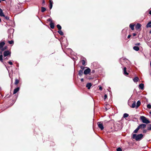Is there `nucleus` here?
Listing matches in <instances>:
<instances>
[{
	"instance_id": "nucleus-5",
	"label": "nucleus",
	"mask_w": 151,
	"mask_h": 151,
	"mask_svg": "<svg viewBox=\"0 0 151 151\" xmlns=\"http://www.w3.org/2000/svg\"><path fill=\"white\" fill-rule=\"evenodd\" d=\"M17 96L16 95H14L13 97V99H12V105H13L15 102L17 98Z\"/></svg>"
},
{
	"instance_id": "nucleus-53",
	"label": "nucleus",
	"mask_w": 151,
	"mask_h": 151,
	"mask_svg": "<svg viewBox=\"0 0 151 151\" xmlns=\"http://www.w3.org/2000/svg\"><path fill=\"white\" fill-rule=\"evenodd\" d=\"M8 58L6 57V58H5L4 59V60H8Z\"/></svg>"
},
{
	"instance_id": "nucleus-15",
	"label": "nucleus",
	"mask_w": 151,
	"mask_h": 151,
	"mask_svg": "<svg viewBox=\"0 0 151 151\" xmlns=\"http://www.w3.org/2000/svg\"><path fill=\"white\" fill-rule=\"evenodd\" d=\"M0 16L1 17H5V15L3 12V10L1 8H0Z\"/></svg>"
},
{
	"instance_id": "nucleus-37",
	"label": "nucleus",
	"mask_w": 151,
	"mask_h": 151,
	"mask_svg": "<svg viewBox=\"0 0 151 151\" xmlns=\"http://www.w3.org/2000/svg\"><path fill=\"white\" fill-rule=\"evenodd\" d=\"M47 21H48V22H52V19H51V18H49L47 20Z\"/></svg>"
},
{
	"instance_id": "nucleus-49",
	"label": "nucleus",
	"mask_w": 151,
	"mask_h": 151,
	"mask_svg": "<svg viewBox=\"0 0 151 151\" xmlns=\"http://www.w3.org/2000/svg\"><path fill=\"white\" fill-rule=\"evenodd\" d=\"M131 37V35H128V36L127 37V38L129 39L130 37Z\"/></svg>"
},
{
	"instance_id": "nucleus-56",
	"label": "nucleus",
	"mask_w": 151,
	"mask_h": 151,
	"mask_svg": "<svg viewBox=\"0 0 151 151\" xmlns=\"http://www.w3.org/2000/svg\"><path fill=\"white\" fill-rule=\"evenodd\" d=\"M150 113L151 114V111L150 112Z\"/></svg>"
},
{
	"instance_id": "nucleus-16",
	"label": "nucleus",
	"mask_w": 151,
	"mask_h": 151,
	"mask_svg": "<svg viewBox=\"0 0 151 151\" xmlns=\"http://www.w3.org/2000/svg\"><path fill=\"white\" fill-rule=\"evenodd\" d=\"M141 102L139 101H138L137 103V105H136V108H137L140 105Z\"/></svg>"
},
{
	"instance_id": "nucleus-38",
	"label": "nucleus",
	"mask_w": 151,
	"mask_h": 151,
	"mask_svg": "<svg viewBox=\"0 0 151 151\" xmlns=\"http://www.w3.org/2000/svg\"><path fill=\"white\" fill-rule=\"evenodd\" d=\"M80 68H81V70H82V71H83V70H84V68H86V67H83V66H81Z\"/></svg>"
},
{
	"instance_id": "nucleus-4",
	"label": "nucleus",
	"mask_w": 151,
	"mask_h": 151,
	"mask_svg": "<svg viewBox=\"0 0 151 151\" xmlns=\"http://www.w3.org/2000/svg\"><path fill=\"white\" fill-rule=\"evenodd\" d=\"M91 70L90 68H87L84 71V73L85 75H87L91 72Z\"/></svg>"
},
{
	"instance_id": "nucleus-33",
	"label": "nucleus",
	"mask_w": 151,
	"mask_h": 151,
	"mask_svg": "<svg viewBox=\"0 0 151 151\" xmlns=\"http://www.w3.org/2000/svg\"><path fill=\"white\" fill-rule=\"evenodd\" d=\"M4 17V19L5 20H8L9 19V17H8L7 16H5V17Z\"/></svg>"
},
{
	"instance_id": "nucleus-1",
	"label": "nucleus",
	"mask_w": 151,
	"mask_h": 151,
	"mask_svg": "<svg viewBox=\"0 0 151 151\" xmlns=\"http://www.w3.org/2000/svg\"><path fill=\"white\" fill-rule=\"evenodd\" d=\"M143 135L142 134H140L137 135L136 134H134L133 135V138L135 139L137 141H138L141 139L143 137Z\"/></svg>"
},
{
	"instance_id": "nucleus-44",
	"label": "nucleus",
	"mask_w": 151,
	"mask_h": 151,
	"mask_svg": "<svg viewBox=\"0 0 151 151\" xmlns=\"http://www.w3.org/2000/svg\"><path fill=\"white\" fill-rule=\"evenodd\" d=\"M99 89L100 90H102V88L101 86H100L99 88Z\"/></svg>"
},
{
	"instance_id": "nucleus-52",
	"label": "nucleus",
	"mask_w": 151,
	"mask_h": 151,
	"mask_svg": "<svg viewBox=\"0 0 151 151\" xmlns=\"http://www.w3.org/2000/svg\"><path fill=\"white\" fill-rule=\"evenodd\" d=\"M148 25L149 24H151V21L149 22H148Z\"/></svg>"
},
{
	"instance_id": "nucleus-3",
	"label": "nucleus",
	"mask_w": 151,
	"mask_h": 151,
	"mask_svg": "<svg viewBox=\"0 0 151 151\" xmlns=\"http://www.w3.org/2000/svg\"><path fill=\"white\" fill-rule=\"evenodd\" d=\"M11 52L10 51L7 50L5 51L3 53V56L4 57L6 56H9L10 57L11 55Z\"/></svg>"
},
{
	"instance_id": "nucleus-45",
	"label": "nucleus",
	"mask_w": 151,
	"mask_h": 151,
	"mask_svg": "<svg viewBox=\"0 0 151 151\" xmlns=\"http://www.w3.org/2000/svg\"><path fill=\"white\" fill-rule=\"evenodd\" d=\"M140 43H137L135 44V45H140Z\"/></svg>"
},
{
	"instance_id": "nucleus-58",
	"label": "nucleus",
	"mask_w": 151,
	"mask_h": 151,
	"mask_svg": "<svg viewBox=\"0 0 151 151\" xmlns=\"http://www.w3.org/2000/svg\"><path fill=\"white\" fill-rule=\"evenodd\" d=\"M1 2V0H0V3Z\"/></svg>"
},
{
	"instance_id": "nucleus-21",
	"label": "nucleus",
	"mask_w": 151,
	"mask_h": 151,
	"mask_svg": "<svg viewBox=\"0 0 151 151\" xmlns=\"http://www.w3.org/2000/svg\"><path fill=\"white\" fill-rule=\"evenodd\" d=\"M8 47L7 46H5L4 47H3L0 50L2 51H4L7 49Z\"/></svg>"
},
{
	"instance_id": "nucleus-46",
	"label": "nucleus",
	"mask_w": 151,
	"mask_h": 151,
	"mask_svg": "<svg viewBox=\"0 0 151 151\" xmlns=\"http://www.w3.org/2000/svg\"><path fill=\"white\" fill-rule=\"evenodd\" d=\"M132 35H133V36H135L137 35V34L135 33H133Z\"/></svg>"
},
{
	"instance_id": "nucleus-59",
	"label": "nucleus",
	"mask_w": 151,
	"mask_h": 151,
	"mask_svg": "<svg viewBox=\"0 0 151 151\" xmlns=\"http://www.w3.org/2000/svg\"><path fill=\"white\" fill-rule=\"evenodd\" d=\"M150 75H151V73H150Z\"/></svg>"
},
{
	"instance_id": "nucleus-9",
	"label": "nucleus",
	"mask_w": 151,
	"mask_h": 151,
	"mask_svg": "<svg viewBox=\"0 0 151 151\" xmlns=\"http://www.w3.org/2000/svg\"><path fill=\"white\" fill-rule=\"evenodd\" d=\"M19 87H18L14 89V91L13 94H14L17 93L19 91Z\"/></svg>"
},
{
	"instance_id": "nucleus-40",
	"label": "nucleus",
	"mask_w": 151,
	"mask_h": 151,
	"mask_svg": "<svg viewBox=\"0 0 151 151\" xmlns=\"http://www.w3.org/2000/svg\"><path fill=\"white\" fill-rule=\"evenodd\" d=\"M8 63L10 65H12L13 63L11 61H9L8 62Z\"/></svg>"
},
{
	"instance_id": "nucleus-34",
	"label": "nucleus",
	"mask_w": 151,
	"mask_h": 151,
	"mask_svg": "<svg viewBox=\"0 0 151 151\" xmlns=\"http://www.w3.org/2000/svg\"><path fill=\"white\" fill-rule=\"evenodd\" d=\"M146 27L147 28H149V27L151 28V24H149L148 25V23H147V24L146 25Z\"/></svg>"
},
{
	"instance_id": "nucleus-29",
	"label": "nucleus",
	"mask_w": 151,
	"mask_h": 151,
	"mask_svg": "<svg viewBox=\"0 0 151 151\" xmlns=\"http://www.w3.org/2000/svg\"><path fill=\"white\" fill-rule=\"evenodd\" d=\"M0 61L1 62L3 63V55H0Z\"/></svg>"
},
{
	"instance_id": "nucleus-11",
	"label": "nucleus",
	"mask_w": 151,
	"mask_h": 151,
	"mask_svg": "<svg viewBox=\"0 0 151 151\" xmlns=\"http://www.w3.org/2000/svg\"><path fill=\"white\" fill-rule=\"evenodd\" d=\"M5 45V43L4 42H0V50Z\"/></svg>"
},
{
	"instance_id": "nucleus-43",
	"label": "nucleus",
	"mask_w": 151,
	"mask_h": 151,
	"mask_svg": "<svg viewBox=\"0 0 151 151\" xmlns=\"http://www.w3.org/2000/svg\"><path fill=\"white\" fill-rule=\"evenodd\" d=\"M10 94H11L10 95H9V96L8 94L7 95H6V97L7 98H9L10 97V96L11 95V93H10Z\"/></svg>"
},
{
	"instance_id": "nucleus-42",
	"label": "nucleus",
	"mask_w": 151,
	"mask_h": 151,
	"mask_svg": "<svg viewBox=\"0 0 151 151\" xmlns=\"http://www.w3.org/2000/svg\"><path fill=\"white\" fill-rule=\"evenodd\" d=\"M107 96L106 95V94H105L104 96V100H105L107 98Z\"/></svg>"
},
{
	"instance_id": "nucleus-25",
	"label": "nucleus",
	"mask_w": 151,
	"mask_h": 151,
	"mask_svg": "<svg viewBox=\"0 0 151 151\" xmlns=\"http://www.w3.org/2000/svg\"><path fill=\"white\" fill-rule=\"evenodd\" d=\"M58 32L60 35L62 36L63 35H64L63 32L61 30H59V31H58Z\"/></svg>"
},
{
	"instance_id": "nucleus-28",
	"label": "nucleus",
	"mask_w": 151,
	"mask_h": 151,
	"mask_svg": "<svg viewBox=\"0 0 151 151\" xmlns=\"http://www.w3.org/2000/svg\"><path fill=\"white\" fill-rule=\"evenodd\" d=\"M57 27L59 30H61V29L62 27H61L60 24H58L57 25Z\"/></svg>"
},
{
	"instance_id": "nucleus-6",
	"label": "nucleus",
	"mask_w": 151,
	"mask_h": 151,
	"mask_svg": "<svg viewBox=\"0 0 151 151\" xmlns=\"http://www.w3.org/2000/svg\"><path fill=\"white\" fill-rule=\"evenodd\" d=\"M141 25L139 23L137 24L135 26V28L137 30L139 29L141 27Z\"/></svg>"
},
{
	"instance_id": "nucleus-41",
	"label": "nucleus",
	"mask_w": 151,
	"mask_h": 151,
	"mask_svg": "<svg viewBox=\"0 0 151 151\" xmlns=\"http://www.w3.org/2000/svg\"><path fill=\"white\" fill-rule=\"evenodd\" d=\"M45 0H43L42 3V5L43 6L45 5Z\"/></svg>"
},
{
	"instance_id": "nucleus-14",
	"label": "nucleus",
	"mask_w": 151,
	"mask_h": 151,
	"mask_svg": "<svg viewBox=\"0 0 151 151\" xmlns=\"http://www.w3.org/2000/svg\"><path fill=\"white\" fill-rule=\"evenodd\" d=\"M92 86V84L91 83H87L86 85V87L88 89H90L91 86Z\"/></svg>"
},
{
	"instance_id": "nucleus-30",
	"label": "nucleus",
	"mask_w": 151,
	"mask_h": 151,
	"mask_svg": "<svg viewBox=\"0 0 151 151\" xmlns=\"http://www.w3.org/2000/svg\"><path fill=\"white\" fill-rule=\"evenodd\" d=\"M129 116V114L127 113H125L123 115V118H125Z\"/></svg>"
},
{
	"instance_id": "nucleus-35",
	"label": "nucleus",
	"mask_w": 151,
	"mask_h": 151,
	"mask_svg": "<svg viewBox=\"0 0 151 151\" xmlns=\"http://www.w3.org/2000/svg\"><path fill=\"white\" fill-rule=\"evenodd\" d=\"M147 129L148 130H151V124H150L147 127Z\"/></svg>"
},
{
	"instance_id": "nucleus-7",
	"label": "nucleus",
	"mask_w": 151,
	"mask_h": 151,
	"mask_svg": "<svg viewBox=\"0 0 151 151\" xmlns=\"http://www.w3.org/2000/svg\"><path fill=\"white\" fill-rule=\"evenodd\" d=\"M146 125L145 124H140L138 127H139V129H143L144 128L146 127Z\"/></svg>"
},
{
	"instance_id": "nucleus-55",
	"label": "nucleus",
	"mask_w": 151,
	"mask_h": 151,
	"mask_svg": "<svg viewBox=\"0 0 151 151\" xmlns=\"http://www.w3.org/2000/svg\"><path fill=\"white\" fill-rule=\"evenodd\" d=\"M149 33H150V34H151V30L150 31V32H149Z\"/></svg>"
},
{
	"instance_id": "nucleus-36",
	"label": "nucleus",
	"mask_w": 151,
	"mask_h": 151,
	"mask_svg": "<svg viewBox=\"0 0 151 151\" xmlns=\"http://www.w3.org/2000/svg\"><path fill=\"white\" fill-rule=\"evenodd\" d=\"M147 107L149 109L151 108V105L150 104H148L147 105Z\"/></svg>"
},
{
	"instance_id": "nucleus-26",
	"label": "nucleus",
	"mask_w": 151,
	"mask_h": 151,
	"mask_svg": "<svg viewBox=\"0 0 151 151\" xmlns=\"http://www.w3.org/2000/svg\"><path fill=\"white\" fill-rule=\"evenodd\" d=\"M41 8V12H43L46 10V9L43 7H42Z\"/></svg>"
},
{
	"instance_id": "nucleus-20",
	"label": "nucleus",
	"mask_w": 151,
	"mask_h": 151,
	"mask_svg": "<svg viewBox=\"0 0 151 151\" xmlns=\"http://www.w3.org/2000/svg\"><path fill=\"white\" fill-rule=\"evenodd\" d=\"M134 24H130L129 25V27L132 30H134Z\"/></svg>"
},
{
	"instance_id": "nucleus-17",
	"label": "nucleus",
	"mask_w": 151,
	"mask_h": 151,
	"mask_svg": "<svg viewBox=\"0 0 151 151\" xmlns=\"http://www.w3.org/2000/svg\"><path fill=\"white\" fill-rule=\"evenodd\" d=\"M133 80L134 82H136L138 81L139 78L138 77H136L133 78Z\"/></svg>"
},
{
	"instance_id": "nucleus-31",
	"label": "nucleus",
	"mask_w": 151,
	"mask_h": 151,
	"mask_svg": "<svg viewBox=\"0 0 151 151\" xmlns=\"http://www.w3.org/2000/svg\"><path fill=\"white\" fill-rule=\"evenodd\" d=\"M8 42L10 44H13L14 42L13 40L8 41Z\"/></svg>"
},
{
	"instance_id": "nucleus-54",
	"label": "nucleus",
	"mask_w": 151,
	"mask_h": 151,
	"mask_svg": "<svg viewBox=\"0 0 151 151\" xmlns=\"http://www.w3.org/2000/svg\"><path fill=\"white\" fill-rule=\"evenodd\" d=\"M149 14L151 15V10H150V11H149Z\"/></svg>"
},
{
	"instance_id": "nucleus-19",
	"label": "nucleus",
	"mask_w": 151,
	"mask_h": 151,
	"mask_svg": "<svg viewBox=\"0 0 151 151\" xmlns=\"http://www.w3.org/2000/svg\"><path fill=\"white\" fill-rule=\"evenodd\" d=\"M133 49L136 51H138L139 49V48L138 47L136 46H134L133 47Z\"/></svg>"
},
{
	"instance_id": "nucleus-23",
	"label": "nucleus",
	"mask_w": 151,
	"mask_h": 151,
	"mask_svg": "<svg viewBox=\"0 0 151 151\" xmlns=\"http://www.w3.org/2000/svg\"><path fill=\"white\" fill-rule=\"evenodd\" d=\"M83 74L82 70H80L78 71V75L80 76H81Z\"/></svg>"
},
{
	"instance_id": "nucleus-39",
	"label": "nucleus",
	"mask_w": 151,
	"mask_h": 151,
	"mask_svg": "<svg viewBox=\"0 0 151 151\" xmlns=\"http://www.w3.org/2000/svg\"><path fill=\"white\" fill-rule=\"evenodd\" d=\"M116 150H117V151H122V149L120 148V147L118 148Z\"/></svg>"
},
{
	"instance_id": "nucleus-32",
	"label": "nucleus",
	"mask_w": 151,
	"mask_h": 151,
	"mask_svg": "<svg viewBox=\"0 0 151 151\" xmlns=\"http://www.w3.org/2000/svg\"><path fill=\"white\" fill-rule=\"evenodd\" d=\"M139 127H137V128L134 130V133H137V132L139 130Z\"/></svg>"
},
{
	"instance_id": "nucleus-2",
	"label": "nucleus",
	"mask_w": 151,
	"mask_h": 151,
	"mask_svg": "<svg viewBox=\"0 0 151 151\" xmlns=\"http://www.w3.org/2000/svg\"><path fill=\"white\" fill-rule=\"evenodd\" d=\"M140 119L142 123H150V121L146 117L144 116H141Z\"/></svg>"
},
{
	"instance_id": "nucleus-24",
	"label": "nucleus",
	"mask_w": 151,
	"mask_h": 151,
	"mask_svg": "<svg viewBox=\"0 0 151 151\" xmlns=\"http://www.w3.org/2000/svg\"><path fill=\"white\" fill-rule=\"evenodd\" d=\"M136 102L134 101L133 103L132 104V106H131V107L132 108H136Z\"/></svg>"
},
{
	"instance_id": "nucleus-10",
	"label": "nucleus",
	"mask_w": 151,
	"mask_h": 151,
	"mask_svg": "<svg viewBox=\"0 0 151 151\" xmlns=\"http://www.w3.org/2000/svg\"><path fill=\"white\" fill-rule=\"evenodd\" d=\"M98 126L101 130H103L104 129V127L102 123H99Z\"/></svg>"
},
{
	"instance_id": "nucleus-57",
	"label": "nucleus",
	"mask_w": 151,
	"mask_h": 151,
	"mask_svg": "<svg viewBox=\"0 0 151 151\" xmlns=\"http://www.w3.org/2000/svg\"><path fill=\"white\" fill-rule=\"evenodd\" d=\"M98 123H101V122H98Z\"/></svg>"
},
{
	"instance_id": "nucleus-47",
	"label": "nucleus",
	"mask_w": 151,
	"mask_h": 151,
	"mask_svg": "<svg viewBox=\"0 0 151 151\" xmlns=\"http://www.w3.org/2000/svg\"><path fill=\"white\" fill-rule=\"evenodd\" d=\"M4 51L0 50V55H2V52Z\"/></svg>"
},
{
	"instance_id": "nucleus-48",
	"label": "nucleus",
	"mask_w": 151,
	"mask_h": 151,
	"mask_svg": "<svg viewBox=\"0 0 151 151\" xmlns=\"http://www.w3.org/2000/svg\"><path fill=\"white\" fill-rule=\"evenodd\" d=\"M95 72V70H93L91 71V73H94Z\"/></svg>"
},
{
	"instance_id": "nucleus-27",
	"label": "nucleus",
	"mask_w": 151,
	"mask_h": 151,
	"mask_svg": "<svg viewBox=\"0 0 151 151\" xmlns=\"http://www.w3.org/2000/svg\"><path fill=\"white\" fill-rule=\"evenodd\" d=\"M81 62L82 65H85V64L86 62L84 60H81Z\"/></svg>"
},
{
	"instance_id": "nucleus-18",
	"label": "nucleus",
	"mask_w": 151,
	"mask_h": 151,
	"mask_svg": "<svg viewBox=\"0 0 151 151\" xmlns=\"http://www.w3.org/2000/svg\"><path fill=\"white\" fill-rule=\"evenodd\" d=\"M139 88L142 90L144 88V84L143 83H141L139 85Z\"/></svg>"
},
{
	"instance_id": "nucleus-13",
	"label": "nucleus",
	"mask_w": 151,
	"mask_h": 151,
	"mask_svg": "<svg viewBox=\"0 0 151 151\" xmlns=\"http://www.w3.org/2000/svg\"><path fill=\"white\" fill-rule=\"evenodd\" d=\"M50 28L52 29H53L55 27L54 23L53 22H50Z\"/></svg>"
},
{
	"instance_id": "nucleus-51",
	"label": "nucleus",
	"mask_w": 151,
	"mask_h": 151,
	"mask_svg": "<svg viewBox=\"0 0 151 151\" xmlns=\"http://www.w3.org/2000/svg\"><path fill=\"white\" fill-rule=\"evenodd\" d=\"M81 82H83L84 81V79L83 78H81Z\"/></svg>"
},
{
	"instance_id": "nucleus-12",
	"label": "nucleus",
	"mask_w": 151,
	"mask_h": 151,
	"mask_svg": "<svg viewBox=\"0 0 151 151\" xmlns=\"http://www.w3.org/2000/svg\"><path fill=\"white\" fill-rule=\"evenodd\" d=\"M49 8L50 9H51L52 7V4L53 3L52 1L51 0H50L49 1Z\"/></svg>"
},
{
	"instance_id": "nucleus-8",
	"label": "nucleus",
	"mask_w": 151,
	"mask_h": 151,
	"mask_svg": "<svg viewBox=\"0 0 151 151\" xmlns=\"http://www.w3.org/2000/svg\"><path fill=\"white\" fill-rule=\"evenodd\" d=\"M127 68L124 67L123 69V72L124 74L125 75H128L129 73L127 72Z\"/></svg>"
},
{
	"instance_id": "nucleus-22",
	"label": "nucleus",
	"mask_w": 151,
	"mask_h": 151,
	"mask_svg": "<svg viewBox=\"0 0 151 151\" xmlns=\"http://www.w3.org/2000/svg\"><path fill=\"white\" fill-rule=\"evenodd\" d=\"M19 80L17 79H15V82L14 83V84L15 85H17L19 83Z\"/></svg>"
},
{
	"instance_id": "nucleus-50",
	"label": "nucleus",
	"mask_w": 151,
	"mask_h": 151,
	"mask_svg": "<svg viewBox=\"0 0 151 151\" xmlns=\"http://www.w3.org/2000/svg\"><path fill=\"white\" fill-rule=\"evenodd\" d=\"M147 130H144L143 131V132L144 133H146L147 132Z\"/></svg>"
}]
</instances>
